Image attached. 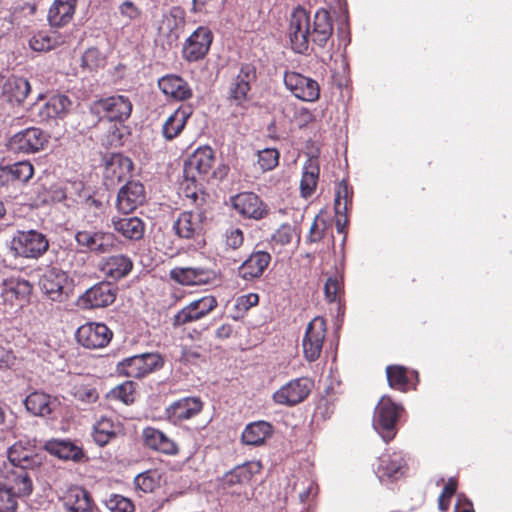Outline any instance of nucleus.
<instances>
[{"instance_id":"13","label":"nucleus","mask_w":512,"mask_h":512,"mask_svg":"<svg viewBox=\"0 0 512 512\" xmlns=\"http://www.w3.org/2000/svg\"><path fill=\"white\" fill-rule=\"evenodd\" d=\"M75 241L85 252L104 254L113 249L115 237L112 233L101 230H81L75 234Z\"/></svg>"},{"instance_id":"25","label":"nucleus","mask_w":512,"mask_h":512,"mask_svg":"<svg viewBox=\"0 0 512 512\" xmlns=\"http://www.w3.org/2000/svg\"><path fill=\"white\" fill-rule=\"evenodd\" d=\"M66 284L67 275L56 268L47 270L40 280L43 293L52 301L64 300L67 296L65 292Z\"/></svg>"},{"instance_id":"21","label":"nucleus","mask_w":512,"mask_h":512,"mask_svg":"<svg viewBox=\"0 0 512 512\" xmlns=\"http://www.w3.org/2000/svg\"><path fill=\"white\" fill-rule=\"evenodd\" d=\"M205 219V213L201 209L185 211L178 216L173 228L179 237L191 239L202 233Z\"/></svg>"},{"instance_id":"50","label":"nucleus","mask_w":512,"mask_h":512,"mask_svg":"<svg viewBox=\"0 0 512 512\" xmlns=\"http://www.w3.org/2000/svg\"><path fill=\"white\" fill-rule=\"evenodd\" d=\"M106 64V57L103 53L95 47L88 48L82 56V66L90 70H95L104 67Z\"/></svg>"},{"instance_id":"17","label":"nucleus","mask_w":512,"mask_h":512,"mask_svg":"<svg viewBox=\"0 0 512 512\" xmlns=\"http://www.w3.org/2000/svg\"><path fill=\"white\" fill-rule=\"evenodd\" d=\"M0 484L13 493L16 498L27 497L33 491V483L28 471L11 468L3 472Z\"/></svg>"},{"instance_id":"64","label":"nucleus","mask_w":512,"mask_h":512,"mask_svg":"<svg viewBox=\"0 0 512 512\" xmlns=\"http://www.w3.org/2000/svg\"><path fill=\"white\" fill-rule=\"evenodd\" d=\"M456 488H457L456 481L453 478H450L448 480V482L446 483V485L443 489V492L441 494L446 495L447 498H451L454 495Z\"/></svg>"},{"instance_id":"57","label":"nucleus","mask_w":512,"mask_h":512,"mask_svg":"<svg viewBox=\"0 0 512 512\" xmlns=\"http://www.w3.org/2000/svg\"><path fill=\"white\" fill-rule=\"evenodd\" d=\"M104 208L102 201L91 196H88L82 203V209L87 213L85 217H90L88 214H92L93 217H99L104 213Z\"/></svg>"},{"instance_id":"33","label":"nucleus","mask_w":512,"mask_h":512,"mask_svg":"<svg viewBox=\"0 0 512 512\" xmlns=\"http://www.w3.org/2000/svg\"><path fill=\"white\" fill-rule=\"evenodd\" d=\"M192 115L191 106H180L164 122L162 133L166 140L176 138L184 129L187 120Z\"/></svg>"},{"instance_id":"39","label":"nucleus","mask_w":512,"mask_h":512,"mask_svg":"<svg viewBox=\"0 0 512 512\" xmlns=\"http://www.w3.org/2000/svg\"><path fill=\"white\" fill-rule=\"evenodd\" d=\"M113 228L123 237L130 240H139L143 237L145 225L138 217L112 219Z\"/></svg>"},{"instance_id":"61","label":"nucleus","mask_w":512,"mask_h":512,"mask_svg":"<svg viewBox=\"0 0 512 512\" xmlns=\"http://www.w3.org/2000/svg\"><path fill=\"white\" fill-rule=\"evenodd\" d=\"M120 13L129 20H136L140 17L141 11L131 1H125L119 6Z\"/></svg>"},{"instance_id":"60","label":"nucleus","mask_w":512,"mask_h":512,"mask_svg":"<svg viewBox=\"0 0 512 512\" xmlns=\"http://www.w3.org/2000/svg\"><path fill=\"white\" fill-rule=\"evenodd\" d=\"M243 232L239 228H233L226 232V245L232 249H237L243 244Z\"/></svg>"},{"instance_id":"3","label":"nucleus","mask_w":512,"mask_h":512,"mask_svg":"<svg viewBox=\"0 0 512 512\" xmlns=\"http://www.w3.org/2000/svg\"><path fill=\"white\" fill-rule=\"evenodd\" d=\"M16 255L27 259L40 258L49 248V241L37 230L17 231L11 241Z\"/></svg>"},{"instance_id":"34","label":"nucleus","mask_w":512,"mask_h":512,"mask_svg":"<svg viewBox=\"0 0 512 512\" xmlns=\"http://www.w3.org/2000/svg\"><path fill=\"white\" fill-rule=\"evenodd\" d=\"M261 470L262 464L259 461H249L227 472L223 481L228 486L248 484Z\"/></svg>"},{"instance_id":"54","label":"nucleus","mask_w":512,"mask_h":512,"mask_svg":"<svg viewBox=\"0 0 512 512\" xmlns=\"http://www.w3.org/2000/svg\"><path fill=\"white\" fill-rule=\"evenodd\" d=\"M113 393L116 398L124 402L125 404H130L134 402V393L135 387L132 381H126L119 386H117Z\"/></svg>"},{"instance_id":"52","label":"nucleus","mask_w":512,"mask_h":512,"mask_svg":"<svg viewBox=\"0 0 512 512\" xmlns=\"http://www.w3.org/2000/svg\"><path fill=\"white\" fill-rule=\"evenodd\" d=\"M279 152L276 149H264L258 153V164L263 171L274 169L278 165Z\"/></svg>"},{"instance_id":"9","label":"nucleus","mask_w":512,"mask_h":512,"mask_svg":"<svg viewBox=\"0 0 512 512\" xmlns=\"http://www.w3.org/2000/svg\"><path fill=\"white\" fill-rule=\"evenodd\" d=\"M31 292L30 282L20 277H6L0 282V298L4 305L22 306L28 301Z\"/></svg>"},{"instance_id":"36","label":"nucleus","mask_w":512,"mask_h":512,"mask_svg":"<svg viewBox=\"0 0 512 512\" xmlns=\"http://www.w3.org/2000/svg\"><path fill=\"white\" fill-rule=\"evenodd\" d=\"M133 262L125 255L110 256L101 264L103 274L113 280H119L128 275L132 270Z\"/></svg>"},{"instance_id":"47","label":"nucleus","mask_w":512,"mask_h":512,"mask_svg":"<svg viewBox=\"0 0 512 512\" xmlns=\"http://www.w3.org/2000/svg\"><path fill=\"white\" fill-rule=\"evenodd\" d=\"M6 167L8 168L11 176H13V180L16 185L18 182H28L34 174V167L28 161H20Z\"/></svg>"},{"instance_id":"10","label":"nucleus","mask_w":512,"mask_h":512,"mask_svg":"<svg viewBox=\"0 0 512 512\" xmlns=\"http://www.w3.org/2000/svg\"><path fill=\"white\" fill-rule=\"evenodd\" d=\"M218 306L217 299L212 295H206L190 302L178 311L173 317L174 326H183L198 321Z\"/></svg>"},{"instance_id":"46","label":"nucleus","mask_w":512,"mask_h":512,"mask_svg":"<svg viewBox=\"0 0 512 512\" xmlns=\"http://www.w3.org/2000/svg\"><path fill=\"white\" fill-rule=\"evenodd\" d=\"M70 393L75 400L85 404L95 403L99 397L94 387L84 383H75L71 387Z\"/></svg>"},{"instance_id":"44","label":"nucleus","mask_w":512,"mask_h":512,"mask_svg":"<svg viewBox=\"0 0 512 512\" xmlns=\"http://www.w3.org/2000/svg\"><path fill=\"white\" fill-rule=\"evenodd\" d=\"M161 475L157 470H147L134 479L135 487L145 493H152L160 486Z\"/></svg>"},{"instance_id":"6","label":"nucleus","mask_w":512,"mask_h":512,"mask_svg":"<svg viewBox=\"0 0 512 512\" xmlns=\"http://www.w3.org/2000/svg\"><path fill=\"white\" fill-rule=\"evenodd\" d=\"M163 364L157 353H143L125 358L117 365V372L129 378H142Z\"/></svg>"},{"instance_id":"22","label":"nucleus","mask_w":512,"mask_h":512,"mask_svg":"<svg viewBox=\"0 0 512 512\" xmlns=\"http://www.w3.org/2000/svg\"><path fill=\"white\" fill-rule=\"evenodd\" d=\"M146 200V192L142 183L130 181L124 185L117 195V208L122 213H131Z\"/></svg>"},{"instance_id":"5","label":"nucleus","mask_w":512,"mask_h":512,"mask_svg":"<svg viewBox=\"0 0 512 512\" xmlns=\"http://www.w3.org/2000/svg\"><path fill=\"white\" fill-rule=\"evenodd\" d=\"M90 110L93 114L109 121L124 122L132 112V103L124 95H113L94 101Z\"/></svg>"},{"instance_id":"12","label":"nucleus","mask_w":512,"mask_h":512,"mask_svg":"<svg viewBox=\"0 0 512 512\" xmlns=\"http://www.w3.org/2000/svg\"><path fill=\"white\" fill-rule=\"evenodd\" d=\"M284 84L286 88L300 100L315 102L319 99V84L310 77L293 71L285 72Z\"/></svg>"},{"instance_id":"18","label":"nucleus","mask_w":512,"mask_h":512,"mask_svg":"<svg viewBox=\"0 0 512 512\" xmlns=\"http://www.w3.org/2000/svg\"><path fill=\"white\" fill-rule=\"evenodd\" d=\"M8 460L12 468L27 471L41 465L42 456L35 452L29 441H18L8 449Z\"/></svg>"},{"instance_id":"58","label":"nucleus","mask_w":512,"mask_h":512,"mask_svg":"<svg viewBox=\"0 0 512 512\" xmlns=\"http://www.w3.org/2000/svg\"><path fill=\"white\" fill-rule=\"evenodd\" d=\"M16 356L9 344L0 340V369L10 368L15 365Z\"/></svg>"},{"instance_id":"26","label":"nucleus","mask_w":512,"mask_h":512,"mask_svg":"<svg viewBox=\"0 0 512 512\" xmlns=\"http://www.w3.org/2000/svg\"><path fill=\"white\" fill-rule=\"evenodd\" d=\"M203 404L200 398L187 397L175 401L166 409L168 419L177 424L189 420L200 413Z\"/></svg>"},{"instance_id":"37","label":"nucleus","mask_w":512,"mask_h":512,"mask_svg":"<svg viewBox=\"0 0 512 512\" xmlns=\"http://www.w3.org/2000/svg\"><path fill=\"white\" fill-rule=\"evenodd\" d=\"M44 448L51 455L63 460L78 461L83 456L81 448L69 440L51 439L45 443Z\"/></svg>"},{"instance_id":"56","label":"nucleus","mask_w":512,"mask_h":512,"mask_svg":"<svg viewBox=\"0 0 512 512\" xmlns=\"http://www.w3.org/2000/svg\"><path fill=\"white\" fill-rule=\"evenodd\" d=\"M341 289V283L337 278H328L324 286L326 299L329 302H339Z\"/></svg>"},{"instance_id":"16","label":"nucleus","mask_w":512,"mask_h":512,"mask_svg":"<svg viewBox=\"0 0 512 512\" xmlns=\"http://www.w3.org/2000/svg\"><path fill=\"white\" fill-rule=\"evenodd\" d=\"M170 278L184 286H200L212 283L216 279V273L212 269L195 267H175L169 272Z\"/></svg>"},{"instance_id":"31","label":"nucleus","mask_w":512,"mask_h":512,"mask_svg":"<svg viewBox=\"0 0 512 512\" xmlns=\"http://www.w3.org/2000/svg\"><path fill=\"white\" fill-rule=\"evenodd\" d=\"M158 86L166 96L174 100L182 101L192 96V90L188 83L176 75L162 77L158 81Z\"/></svg>"},{"instance_id":"4","label":"nucleus","mask_w":512,"mask_h":512,"mask_svg":"<svg viewBox=\"0 0 512 512\" xmlns=\"http://www.w3.org/2000/svg\"><path fill=\"white\" fill-rule=\"evenodd\" d=\"M214 162V151L208 146L200 147L186 161L185 174L193 180H196L197 177L204 178L210 174L214 178L221 179L227 174L228 168L223 166L218 171H212Z\"/></svg>"},{"instance_id":"40","label":"nucleus","mask_w":512,"mask_h":512,"mask_svg":"<svg viewBox=\"0 0 512 512\" xmlns=\"http://www.w3.org/2000/svg\"><path fill=\"white\" fill-rule=\"evenodd\" d=\"M27 411L35 416H47L53 411L54 401L50 395L35 391L29 394L25 401Z\"/></svg>"},{"instance_id":"14","label":"nucleus","mask_w":512,"mask_h":512,"mask_svg":"<svg viewBox=\"0 0 512 512\" xmlns=\"http://www.w3.org/2000/svg\"><path fill=\"white\" fill-rule=\"evenodd\" d=\"M256 68L252 64H243L229 88V99L237 105L250 100L251 84L256 81Z\"/></svg>"},{"instance_id":"41","label":"nucleus","mask_w":512,"mask_h":512,"mask_svg":"<svg viewBox=\"0 0 512 512\" xmlns=\"http://www.w3.org/2000/svg\"><path fill=\"white\" fill-rule=\"evenodd\" d=\"M121 432V426L111 419L100 418L93 428V439L99 446H105Z\"/></svg>"},{"instance_id":"8","label":"nucleus","mask_w":512,"mask_h":512,"mask_svg":"<svg viewBox=\"0 0 512 512\" xmlns=\"http://www.w3.org/2000/svg\"><path fill=\"white\" fill-rule=\"evenodd\" d=\"M325 337L326 321L322 317H315L309 322L302 341L306 360L313 362L320 357Z\"/></svg>"},{"instance_id":"42","label":"nucleus","mask_w":512,"mask_h":512,"mask_svg":"<svg viewBox=\"0 0 512 512\" xmlns=\"http://www.w3.org/2000/svg\"><path fill=\"white\" fill-rule=\"evenodd\" d=\"M64 42L63 37L57 32L40 31L35 33L29 40V46L36 52H47Z\"/></svg>"},{"instance_id":"29","label":"nucleus","mask_w":512,"mask_h":512,"mask_svg":"<svg viewBox=\"0 0 512 512\" xmlns=\"http://www.w3.org/2000/svg\"><path fill=\"white\" fill-rule=\"evenodd\" d=\"M71 104L72 102L66 95H53L42 107H40L38 117L40 118V121L44 122L54 119H62L67 115Z\"/></svg>"},{"instance_id":"28","label":"nucleus","mask_w":512,"mask_h":512,"mask_svg":"<svg viewBox=\"0 0 512 512\" xmlns=\"http://www.w3.org/2000/svg\"><path fill=\"white\" fill-rule=\"evenodd\" d=\"M62 501L65 509L69 512H93L94 502L89 492L82 487L68 488Z\"/></svg>"},{"instance_id":"19","label":"nucleus","mask_w":512,"mask_h":512,"mask_svg":"<svg viewBox=\"0 0 512 512\" xmlns=\"http://www.w3.org/2000/svg\"><path fill=\"white\" fill-rule=\"evenodd\" d=\"M117 295V289L109 282H100L86 290L80 297L84 308H102L111 305Z\"/></svg>"},{"instance_id":"63","label":"nucleus","mask_w":512,"mask_h":512,"mask_svg":"<svg viewBox=\"0 0 512 512\" xmlns=\"http://www.w3.org/2000/svg\"><path fill=\"white\" fill-rule=\"evenodd\" d=\"M233 332L232 326L229 324H223L216 330V336L220 339H227Z\"/></svg>"},{"instance_id":"43","label":"nucleus","mask_w":512,"mask_h":512,"mask_svg":"<svg viewBox=\"0 0 512 512\" xmlns=\"http://www.w3.org/2000/svg\"><path fill=\"white\" fill-rule=\"evenodd\" d=\"M319 176V167L313 160H309L303 168L302 179L300 181L301 194L309 197L313 194Z\"/></svg>"},{"instance_id":"15","label":"nucleus","mask_w":512,"mask_h":512,"mask_svg":"<svg viewBox=\"0 0 512 512\" xmlns=\"http://www.w3.org/2000/svg\"><path fill=\"white\" fill-rule=\"evenodd\" d=\"M112 331L103 323H86L76 332L79 344L88 349L105 347L112 338Z\"/></svg>"},{"instance_id":"49","label":"nucleus","mask_w":512,"mask_h":512,"mask_svg":"<svg viewBox=\"0 0 512 512\" xmlns=\"http://www.w3.org/2000/svg\"><path fill=\"white\" fill-rule=\"evenodd\" d=\"M351 201L350 191L347 183L341 181L336 190L334 209L336 215H346L348 204Z\"/></svg>"},{"instance_id":"32","label":"nucleus","mask_w":512,"mask_h":512,"mask_svg":"<svg viewBox=\"0 0 512 512\" xmlns=\"http://www.w3.org/2000/svg\"><path fill=\"white\" fill-rule=\"evenodd\" d=\"M77 0H54L48 12V21L52 27L67 25L75 14Z\"/></svg>"},{"instance_id":"23","label":"nucleus","mask_w":512,"mask_h":512,"mask_svg":"<svg viewBox=\"0 0 512 512\" xmlns=\"http://www.w3.org/2000/svg\"><path fill=\"white\" fill-rule=\"evenodd\" d=\"M234 209L241 215L259 220L264 218L268 210L262 200L252 192H243L232 198Z\"/></svg>"},{"instance_id":"35","label":"nucleus","mask_w":512,"mask_h":512,"mask_svg":"<svg viewBox=\"0 0 512 512\" xmlns=\"http://www.w3.org/2000/svg\"><path fill=\"white\" fill-rule=\"evenodd\" d=\"M31 87L27 79L11 76L3 85L2 95L10 103L21 104L30 93Z\"/></svg>"},{"instance_id":"20","label":"nucleus","mask_w":512,"mask_h":512,"mask_svg":"<svg viewBox=\"0 0 512 512\" xmlns=\"http://www.w3.org/2000/svg\"><path fill=\"white\" fill-rule=\"evenodd\" d=\"M212 32L207 27H198L186 40L183 55L188 61L202 59L209 51L212 43Z\"/></svg>"},{"instance_id":"55","label":"nucleus","mask_w":512,"mask_h":512,"mask_svg":"<svg viewBox=\"0 0 512 512\" xmlns=\"http://www.w3.org/2000/svg\"><path fill=\"white\" fill-rule=\"evenodd\" d=\"M328 227L327 222L320 216H316L309 231L308 238L310 242H319L323 239Z\"/></svg>"},{"instance_id":"27","label":"nucleus","mask_w":512,"mask_h":512,"mask_svg":"<svg viewBox=\"0 0 512 512\" xmlns=\"http://www.w3.org/2000/svg\"><path fill=\"white\" fill-rule=\"evenodd\" d=\"M271 261L266 251L253 252L238 268V273L244 280H253L263 275Z\"/></svg>"},{"instance_id":"30","label":"nucleus","mask_w":512,"mask_h":512,"mask_svg":"<svg viewBox=\"0 0 512 512\" xmlns=\"http://www.w3.org/2000/svg\"><path fill=\"white\" fill-rule=\"evenodd\" d=\"M143 440L147 447L161 453L167 455H176L178 453L177 444L156 428H145L143 430Z\"/></svg>"},{"instance_id":"53","label":"nucleus","mask_w":512,"mask_h":512,"mask_svg":"<svg viewBox=\"0 0 512 512\" xmlns=\"http://www.w3.org/2000/svg\"><path fill=\"white\" fill-rule=\"evenodd\" d=\"M0 484V512H16L18 498Z\"/></svg>"},{"instance_id":"38","label":"nucleus","mask_w":512,"mask_h":512,"mask_svg":"<svg viewBox=\"0 0 512 512\" xmlns=\"http://www.w3.org/2000/svg\"><path fill=\"white\" fill-rule=\"evenodd\" d=\"M273 429L266 421H256L248 424L242 432V441L246 445L258 446L272 435Z\"/></svg>"},{"instance_id":"2","label":"nucleus","mask_w":512,"mask_h":512,"mask_svg":"<svg viewBox=\"0 0 512 512\" xmlns=\"http://www.w3.org/2000/svg\"><path fill=\"white\" fill-rule=\"evenodd\" d=\"M401 411L402 407L386 396H383L376 406L373 427L385 442H389L395 437L396 424Z\"/></svg>"},{"instance_id":"62","label":"nucleus","mask_w":512,"mask_h":512,"mask_svg":"<svg viewBox=\"0 0 512 512\" xmlns=\"http://www.w3.org/2000/svg\"><path fill=\"white\" fill-rule=\"evenodd\" d=\"M293 238V229L290 225H282L274 235V239L281 244H288Z\"/></svg>"},{"instance_id":"24","label":"nucleus","mask_w":512,"mask_h":512,"mask_svg":"<svg viewBox=\"0 0 512 512\" xmlns=\"http://www.w3.org/2000/svg\"><path fill=\"white\" fill-rule=\"evenodd\" d=\"M406 470L405 460L400 452L384 453L378 459L376 474L380 481H396Z\"/></svg>"},{"instance_id":"1","label":"nucleus","mask_w":512,"mask_h":512,"mask_svg":"<svg viewBox=\"0 0 512 512\" xmlns=\"http://www.w3.org/2000/svg\"><path fill=\"white\" fill-rule=\"evenodd\" d=\"M333 32L330 14L325 9H319L314 14L313 21L307 11L297 7L291 14L289 37L292 49L297 53L308 51L310 41L324 47Z\"/></svg>"},{"instance_id":"11","label":"nucleus","mask_w":512,"mask_h":512,"mask_svg":"<svg viewBox=\"0 0 512 512\" xmlns=\"http://www.w3.org/2000/svg\"><path fill=\"white\" fill-rule=\"evenodd\" d=\"M312 386L313 382L309 378L293 379L273 394V400L279 405H297L308 397Z\"/></svg>"},{"instance_id":"51","label":"nucleus","mask_w":512,"mask_h":512,"mask_svg":"<svg viewBox=\"0 0 512 512\" xmlns=\"http://www.w3.org/2000/svg\"><path fill=\"white\" fill-rule=\"evenodd\" d=\"M105 504L111 512H134L135 510V506L129 498L118 494L110 495Z\"/></svg>"},{"instance_id":"59","label":"nucleus","mask_w":512,"mask_h":512,"mask_svg":"<svg viewBox=\"0 0 512 512\" xmlns=\"http://www.w3.org/2000/svg\"><path fill=\"white\" fill-rule=\"evenodd\" d=\"M16 188V184L11 176L8 168H0V195H9L12 189Z\"/></svg>"},{"instance_id":"48","label":"nucleus","mask_w":512,"mask_h":512,"mask_svg":"<svg viewBox=\"0 0 512 512\" xmlns=\"http://www.w3.org/2000/svg\"><path fill=\"white\" fill-rule=\"evenodd\" d=\"M132 162L130 159L121 154L112 155L110 161L107 163V170L112 171L118 180H121L132 169Z\"/></svg>"},{"instance_id":"7","label":"nucleus","mask_w":512,"mask_h":512,"mask_svg":"<svg viewBox=\"0 0 512 512\" xmlns=\"http://www.w3.org/2000/svg\"><path fill=\"white\" fill-rule=\"evenodd\" d=\"M48 136L39 128L30 127L14 134L8 141V149L14 153L30 154L44 149Z\"/></svg>"},{"instance_id":"45","label":"nucleus","mask_w":512,"mask_h":512,"mask_svg":"<svg viewBox=\"0 0 512 512\" xmlns=\"http://www.w3.org/2000/svg\"><path fill=\"white\" fill-rule=\"evenodd\" d=\"M406 368L399 365H390L386 368V375L388 384L391 388L406 391L408 385V378L406 375Z\"/></svg>"}]
</instances>
